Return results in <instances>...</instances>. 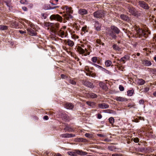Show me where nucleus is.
I'll list each match as a JSON object with an SVG mask.
<instances>
[{
    "label": "nucleus",
    "mask_w": 156,
    "mask_h": 156,
    "mask_svg": "<svg viewBox=\"0 0 156 156\" xmlns=\"http://www.w3.org/2000/svg\"><path fill=\"white\" fill-rule=\"evenodd\" d=\"M112 156H122V154H112Z\"/></svg>",
    "instance_id": "09e8293b"
},
{
    "label": "nucleus",
    "mask_w": 156,
    "mask_h": 156,
    "mask_svg": "<svg viewBox=\"0 0 156 156\" xmlns=\"http://www.w3.org/2000/svg\"><path fill=\"white\" fill-rule=\"evenodd\" d=\"M22 9L24 11H27V8L25 6L22 7Z\"/></svg>",
    "instance_id": "4d7b16f0"
},
{
    "label": "nucleus",
    "mask_w": 156,
    "mask_h": 156,
    "mask_svg": "<svg viewBox=\"0 0 156 156\" xmlns=\"http://www.w3.org/2000/svg\"><path fill=\"white\" fill-rule=\"evenodd\" d=\"M149 90V88L147 87H145L144 88V91L145 92H148Z\"/></svg>",
    "instance_id": "79ce46f5"
},
{
    "label": "nucleus",
    "mask_w": 156,
    "mask_h": 156,
    "mask_svg": "<svg viewBox=\"0 0 156 156\" xmlns=\"http://www.w3.org/2000/svg\"><path fill=\"white\" fill-rule=\"evenodd\" d=\"M60 35L61 37H64V32L63 31H61L60 33Z\"/></svg>",
    "instance_id": "603ef678"
},
{
    "label": "nucleus",
    "mask_w": 156,
    "mask_h": 156,
    "mask_svg": "<svg viewBox=\"0 0 156 156\" xmlns=\"http://www.w3.org/2000/svg\"><path fill=\"white\" fill-rule=\"evenodd\" d=\"M104 12L102 10L98 11L94 13V16L95 18H101L105 16Z\"/></svg>",
    "instance_id": "f03ea898"
},
{
    "label": "nucleus",
    "mask_w": 156,
    "mask_h": 156,
    "mask_svg": "<svg viewBox=\"0 0 156 156\" xmlns=\"http://www.w3.org/2000/svg\"><path fill=\"white\" fill-rule=\"evenodd\" d=\"M86 75L87 76L93 77H94L96 76L95 73H92L91 71H90V72L89 73H86Z\"/></svg>",
    "instance_id": "5701e85b"
},
{
    "label": "nucleus",
    "mask_w": 156,
    "mask_h": 156,
    "mask_svg": "<svg viewBox=\"0 0 156 156\" xmlns=\"http://www.w3.org/2000/svg\"><path fill=\"white\" fill-rule=\"evenodd\" d=\"M113 48L115 50H117L120 51L121 50V48L119 47V46L116 44H114L113 45Z\"/></svg>",
    "instance_id": "c756f323"
},
{
    "label": "nucleus",
    "mask_w": 156,
    "mask_h": 156,
    "mask_svg": "<svg viewBox=\"0 0 156 156\" xmlns=\"http://www.w3.org/2000/svg\"><path fill=\"white\" fill-rule=\"evenodd\" d=\"M82 83L84 85L88 87L91 88L93 87V83L89 81L83 80L82 82Z\"/></svg>",
    "instance_id": "423d86ee"
},
{
    "label": "nucleus",
    "mask_w": 156,
    "mask_h": 156,
    "mask_svg": "<svg viewBox=\"0 0 156 156\" xmlns=\"http://www.w3.org/2000/svg\"><path fill=\"white\" fill-rule=\"evenodd\" d=\"M93 65L94 66H96L99 69H101L102 68V67L98 65H97L95 64L94 63Z\"/></svg>",
    "instance_id": "c03bdc74"
},
{
    "label": "nucleus",
    "mask_w": 156,
    "mask_h": 156,
    "mask_svg": "<svg viewBox=\"0 0 156 156\" xmlns=\"http://www.w3.org/2000/svg\"><path fill=\"white\" fill-rule=\"evenodd\" d=\"M97 136H98L101 137H105V135H104L100 134H97Z\"/></svg>",
    "instance_id": "5fc2aeb1"
},
{
    "label": "nucleus",
    "mask_w": 156,
    "mask_h": 156,
    "mask_svg": "<svg viewBox=\"0 0 156 156\" xmlns=\"http://www.w3.org/2000/svg\"><path fill=\"white\" fill-rule=\"evenodd\" d=\"M69 83H70L73 85H75L76 83V82L73 80H70Z\"/></svg>",
    "instance_id": "58836bf2"
},
{
    "label": "nucleus",
    "mask_w": 156,
    "mask_h": 156,
    "mask_svg": "<svg viewBox=\"0 0 156 156\" xmlns=\"http://www.w3.org/2000/svg\"><path fill=\"white\" fill-rule=\"evenodd\" d=\"M85 136L86 137L88 138H90L91 137V135L88 133H86L85 134Z\"/></svg>",
    "instance_id": "8fccbe9b"
},
{
    "label": "nucleus",
    "mask_w": 156,
    "mask_h": 156,
    "mask_svg": "<svg viewBox=\"0 0 156 156\" xmlns=\"http://www.w3.org/2000/svg\"><path fill=\"white\" fill-rule=\"evenodd\" d=\"M128 12L131 14L135 16H137L138 13L136 12V10L133 7L129 6L127 8Z\"/></svg>",
    "instance_id": "20e7f679"
},
{
    "label": "nucleus",
    "mask_w": 156,
    "mask_h": 156,
    "mask_svg": "<svg viewBox=\"0 0 156 156\" xmlns=\"http://www.w3.org/2000/svg\"><path fill=\"white\" fill-rule=\"evenodd\" d=\"M76 152V150H75L74 151H68L67 153L69 155L71 156H77Z\"/></svg>",
    "instance_id": "393cba45"
},
{
    "label": "nucleus",
    "mask_w": 156,
    "mask_h": 156,
    "mask_svg": "<svg viewBox=\"0 0 156 156\" xmlns=\"http://www.w3.org/2000/svg\"><path fill=\"white\" fill-rule=\"evenodd\" d=\"M20 2L22 4H25L27 3V1L26 0H21Z\"/></svg>",
    "instance_id": "49530a36"
},
{
    "label": "nucleus",
    "mask_w": 156,
    "mask_h": 156,
    "mask_svg": "<svg viewBox=\"0 0 156 156\" xmlns=\"http://www.w3.org/2000/svg\"><path fill=\"white\" fill-rule=\"evenodd\" d=\"M62 118L65 121H69L70 119L69 117L66 114H63Z\"/></svg>",
    "instance_id": "cd10ccee"
},
{
    "label": "nucleus",
    "mask_w": 156,
    "mask_h": 156,
    "mask_svg": "<svg viewBox=\"0 0 156 156\" xmlns=\"http://www.w3.org/2000/svg\"><path fill=\"white\" fill-rule=\"evenodd\" d=\"M94 26L97 30L99 31L101 30V25L98 22L95 21Z\"/></svg>",
    "instance_id": "4468645a"
},
{
    "label": "nucleus",
    "mask_w": 156,
    "mask_h": 156,
    "mask_svg": "<svg viewBox=\"0 0 156 156\" xmlns=\"http://www.w3.org/2000/svg\"><path fill=\"white\" fill-rule=\"evenodd\" d=\"M136 34L137 36L139 37L144 36L146 37V31L140 28H137L136 29Z\"/></svg>",
    "instance_id": "f257e3e1"
},
{
    "label": "nucleus",
    "mask_w": 156,
    "mask_h": 156,
    "mask_svg": "<svg viewBox=\"0 0 156 156\" xmlns=\"http://www.w3.org/2000/svg\"><path fill=\"white\" fill-rule=\"evenodd\" d=\"M136 81L137 82L138 84L140 85H144L145 83L144 80L140 78H137Z\"/></svg>",
    "instance_id": "9b49d317"
},
{
    "label": "nucleus",
    "mask_w": 156,
    "mask_h": 156,
    "mask_svg": "<svg viewBox=\"0 0 156 156\" xmlns=\"http://www.w3.org/2000/svg\"><path fill=\"white\" fill-rule=\"evenodd\" d=\"M153 95L155 97H156V91L155 92H154L153 93Z\"/></svg>",
    "instance_id": "774afa93"
},
{
    "label": "nucleus",
    "mask_w": 156,
    "mask_h": 156,
    "mask_svg": "<svg viewBox=\"0 0 156 156\" xmlns=\"http://www.w3.org/2000/svg\"><path fill=\"white\" fill-rule=\"evenodd\" d=\"M98 106L99 108L101 109H106L108 108L109 105L103 103L99 104Z\"/></svg>",
    "instance_id": "ddd939ff"
},
{
    "label": "nucleus",
    "mask_w": 156,
    "mask_h": 156,
    "mask_svg": "<svg viewBox=\"0 0 156 156\" xmlns=\"http://www.w3.org/2000/svg\"><path fill=\"white\" fill-rule=\"evenodd\" d=\"M64 43L67 44L70 47H73L74 44V42L69 39L65 40L64 41Z\"/></svg>",
    "instance_id": "6e6552de"
},
{
    "label": "nucleus",
    "mask_w": 156,
    "mask_h": 156,
    "mask_svg": "<svg viewBox=\"0 0 156 156\" xmlns=\"http://www.w3.org/2000/svg\"><path fill=\"white\" fill-rule=\"evenodd\" d=\"M78 13L81 15H84L87 13V11L85 9H80L79 10Z\"/></svg>",
    "instance_id": "6ab92c4d"
},
{
    "label": "nucleus",
    "mask_w": 156,
    "mask_h": 156,
    "mask_svg": "<svg viewBox=\"0 0 156 156\" xmlns=\"http://www.w3.org/2000/svg\"><path fill=\"white\" fill-rule=\"evenodd\" d=\"M99 85L103 90H106L107 89V87L105 83L102 82H100L99 83Z\"/></svg>",
    "instance_id": "412c9836"
},
{
    "label": "nucleus",
    "mask_w": 156,
    "mask_h": 156,
    "mask_svg": "<svg viewBox=\"0 0 156 156\" xmlns=\"http://www.w3.org/2000/svg\"><path fill=\"white\" fill-rule=\"evenodd\" d=\"M115 100L117 101H124L125 99L122 97H117L115 98Z\"/></svg>",
    "instance_id": "473e14b6"
},
{
    "label": "nucleus",
    "mask_w": 156,
    "mask_h": 156,
    "mask_svg": "<svg viewBox=\"0 0 156 156\" xmlns=\"http://www.w3.org/2000/svg\"><path fill=\"white\" fill-rule=\"evenodd\" d=\"M139 4L140 7L144 9H148L149 8V7L147 4L143 1H139Z\"/></svg>",
    "instance_id": "39448f33"
},
{
    "label": "nucleus",
    "mask_w": 156,
    "mask_h": 156,
    "mask_svg": "<svg viewBox=\"0 0 156 156\" xmlns=\"http://www.w3.org/2000/svg\"><path fill=\"white\" fill-rule=\"evenodd\" d=\"M142 64L145 66H150L152 65L151 62L146 59H144L141 61Z\"/></svg>",
    "instance_id": "9d476101"
},
{
    "label": "nucleus",
    "mask_w": 156,
    "mask_h": 156,
    "mask_svg": "<svg viewBox=\"0 0 156 156\" xmlns=\"http://www.w3.org/2000/svg\"><path fill=\"white\" fill-rule=\"evenodd\" d=\"M133 90H128L127 92V95L128 96H131L132 95L133 93Z\"/></svg>",
    "instance_id": "2f4dec72"
},
{
    "label": "nucleus",
    "mask_w": 156,
    "mask_h": 156,
    "mask_svg": "<svg viewBox=\"0 0 156 156\" xmlns=\"http://www.w3.org/2000/svg\"><path fill=\"white\" fill-rule=\"evenodd\" d=\"M50 19L51 20H56L60 22H62V17L58 14L51 15L50 16Z\"/></svg>",
    "instance_id": "7ed1b4c3"
},
{
    "label": "nucleus",
    "mask_w": 156,
    "mask_h": 156,
    "mask_svg": "<svg viewBox=\"0 0 156 156\" xmlns=\"http://www.w3.org/2000/svg\"><path fill=\"white\" fill-rule=\"evenodd\" d=\"M108 35H109L112 37L113 38L115 39L116 38V35L114 34L113 31L111 30H109L107 33Z\"/></svg>",
    "instance_id": "aec40b11"
},
{
    "label": "nucleus",
    "mask_w": 156,
    "mask_h": 156,
    "mask_svg": "<svg viewBox=\"0 0 156 156\" xmlns=\"http://www.w3.org/2000/svg\"><path fill=\"white\" fill-rule=\"evenodd\" d=\"M29 34L31 36H35L36 34L35 31L32 29L29 30Z\"/></svg>",
    "instance_id": "bb28decb"
},
{
    "label": "nucleus",
    "mask_w": 156,
    "mask_h": 156,
    "mask_svg": "<svg viewBox=\"0 0 156 156\" xmlns=\"http://www.w3.org/2000/svg\"><path fill=\"white\" fill-rule=\"evenodd\" d=\"M101 69L103 71H105L106 72L108 71L106 69H105L103 68L102 67V68H101Z\"/></svg>",
    "instance_id": "bf43d9fd"
},
{
    "label": "nucleus",
    "mask_w": 156,
    "mask_h": 156,
    "mask_svg": "<svg viewBox=\"0 0 156 156\" xmlns=\"http://www.w3.org/2000/svg\"><path fill=\"white\" fill-rule=\"evenodd\" d=\"M86 27H83L82 28V30L83 31H85L86 30Z\"/></svg>",
    "instance_id": "680f3d73"
},
{
    "label": "nucleus",
    "mask_w": 156,
    "mask_h": 156,
    "mask_svg": "<svg viewBox=\"0 0 156 156\" xmlns=\"http://www.w3.org/2000/svg\"><path fill=\"white\" fill-rule=\"evenodd\" d=\"M120 17L124 21H129V17L127 16L126 15L124 14L121 15Z\"/></svg>",
    "instance_id": "4be33fe9"
},
{
    "label": "nucleus",
    "mask_w": 156,
    "mask_h": 156,
    "mask_svg": "<svg viewBox=\"0 0 156 156\" xmlns=\"http://www.w3.org/2000/svg\"><path fill=\"white\" fill-rule=\"evenodd\" d=\"M44 119H45L46 120H47L48 119V116L47 115L44 116Z\"/></svg>",
    "instance_id": "13d9d810"
},
{
    "label": "nucleus",
    "mask_w": 156,
    "mask_h": 156,
    "mask_svg": "<svg viewBox=\"0 0 156 156\" xmlns=\"http://www.w3.org/2000/svg\"><path fill=\"white\" fill-rule=\"evenodd\" d=\"M85 69L86 71L87 72V73H89L90 72V70H89V68L88 66H86L85 67Z\"/></svg>",
    "instance_id": "37998d69"
},
{
    "label": "nucleus",
    "mask_w": 156,
    "mask_h": 156,
    "mask_svg": "<svg viewBox=\"0 0 156 156\" xmlns=\"http://www.w3.org/2000/svg\"><path fill=\"white\" fill-rule=\"evenodd\" d=\"M66 10L67 12L69 14H72L73 12V10L71 7H66Z\"/></svg>",
    "instance_id": "c85d7f7f"
},
{
    "label": "nucleus",
    "mask_w": 156,
    "mask_h": 156,
    "mask_svg": "<svg viewBox=\"0 0 156 156\" xmlns=\"http://www.w3.org/2000/svg\"><path fill=\"white\" fill-rule=\"evenodd\" d=\"M84 50L85 51V53L84 54V56H87L90 54V53L88 51L87 49L86 48H85Z\"/></svg>",
    "instance_id": "4c0bfd02"
},
{
    "label": "nucleus",
    "mask_w": 156,
    "mask_h": 156,
    "mask_svg": "<svg viewBox=\"0 0 156 156\" xmlns=\"http://www.w3.org/2000/svg\"><path fill=\"white\" fill-rule=\"evenodd\" d=\"M144 101L143 100H140L139 101V103L140 104H143L144 103Z\"/></svg>",
    "instance_id": "6e6d98bb"
},
{
    "label": "nucleus",
    "mask_w": 156,
    "mask_h": 156,
    "mask_svg": "<svg viewBox=\"0 0 156 156\" xmlns=\"http://www.w3.org/2000/svg\"><path fill=\"white\" fill-rule=\"evenodd\" d=\"M19 32H20V33L21 34H23L24 33H25V31H23L21 30H19Z\"/></svg>",
    "instance_id": "052dcab7"
},
{
    "label": "nucleus",
    "mask_w": 156,
    "mask_h": 156,
    "mask_svg": "<svg viewBox=\"0 0 156 156\" xmlns=\"http://www.w3.org/2000/svg\"><path fill=\"white\" fill-rule=\"evenodd\" d=\"M8 27L5 25H0V30H5L8 29Z\"/></svg>",
    "instance_id": "a878e982"
},
{
    "label": "nucleus",
    "mask_w": 156,
    "mask_h": 156,
    "mask_svg": "<svg viewBox=\"0 0 156 156\" xmlns=\"http://www.w3.org/2000/svg\"><path fill=\"white\" fill-rule=\"evenodd\" d=\"M75 136V134H73L65 133L60 135V137L64 138H69L74 137Z\"/></svg>",
    "instance_id": "0eeeda50"
},
{
    "label": "nucleus",
    "mask_w": 156,
    "mask_h": 156,
    "mask_svg": "<svg viewBox=\"0 0 156 156\" xmlns=\"http://www.w3.org/2000/svg\"><path fill=\"white\" fill-rule=\"evenodd\" d=\"M69 127H66L64 129V130H68L69 132H72L73 131V130H70L69 129Z\"/></svg>",
    "instance_id": "3c124183"
},
{
    "label": "nucleus",
    "mask_w": 156,
    "mask_h": 156,
    "mask_svg": "<svg viewBox=\"0 0 156 156\" xmlns=\"http://www.w3.org/2000/svg\"><path fill=\"white\" fill-rule=\"evenodd\" d=\"M97 117L98 119H101L102 117V115L100 114H98L97 115Z\"/></svg>",
    "instance_id": "864d4df0"
},
{
    "label": "nucleus",
    "mask_w": 156,
    "mask_h": 156,
    "mask_svg": "<svg viewBox=\"0 0 156 156\" xmlns=\"http://www.w3.org/2000/svg\"><path fill=\"white\" fill-rule=\"evenodd\" d=\"M61 77L62 79H65L67 78V77L66 76V75L64 74H61Z\"/></svg>",
    "instance_id": "a18cd8bd"
},
{
    "label": "nucleus",
    "mask_w": 156,
    "mask_h": 156,
    "mask_svg": "<svg viewBox=\"0 0 156 156\" xmlns=\"http://www.w3.org/2000/svg\"><path fill=\"white\" fill-rule=\"evenodd\" d=\"M3 1L6 4L7 6L9 7V10L11 11L12 7V5L11 1L10 0H3Z\"/></svg>",
    "instance_id": "1a4fd4ad"
},
{
    "label": "nucleus",
    "mask_w": 156,
    "mask_h": 156,
    "mask_svg": "<svg viewBox=\"0 0 156 156\" xmlns=\"http://www.w3.org/2000/svg\"><path fill=\"white\" fill-rule=\"evenodd\" d=\"M133 141L135 143H137L139 141V139L137 137L134 138L133 139Z\"/></svg>",
    "instance_id": "de8ad7c7"
},
{
    "label": "nucleus",
    "mask_w": 156,
    "mask_h": 156,
    "mask_svg": "<svg viewBox=\"0 0 156 156\" xmlns=\"http://www.w3.org/2000/svg\"><path fill=\"white\" fill-rule=\"evenodd\" d=\"M54 1H53V0L50 3L52 4H53V5H57V3H54Z\"/></svg>",
    "instance_id": "e2e57ef3"
},
{
    "label": "nucleus",
    "mask_w": 156,
    "mask_h": 156,
    "mask_svg": "<svg viewBox=\"0 0 156 156\" xmlns=\"http://www.w3.org/2000/svg\"><path fill=\"white\" fill-rule=\"evenodd\" d=\"M112 64L111 61L109 60H108L105 61V65L107 67L110 66Z\"/></svg>",
    "instance_id": "7c9ffc66"
},
{
    "label": "nucleus",
    "mask_w": 156,
    "mask_h": 156,
    "mask_svg": "<svg viewBox=\"0 0 156 156\" xmlns=\"http://www.w3.org/2000/svg\"><path fill=\"white\" fill-rule=\"evenodd\" d=\"M76 156L78 154L81 155H85L87 154V153L85 151H83L82 150H76Z\"/></svg>",
    "instance_id": "dca6fc26"
},
{
    "label": "nucleus",
    "mask_w": 156,
    "mask_h": 156,
    "mask_svg": "<svg viewBox=\"0 0 156 156\" xmlns=\"http://www.w3.org/2000/svg\"><path fill=\"white\" fill-rule=\"evenodd\" d=\"M89 95L90 98H94L97 97V95L94 93H90Z\"/></svg>",
    "instance_id": "72a5a7b5"
},
{
    "label": "nucleus",
    "mask_w": 156,
    "mask_h": 156,
    "mask_svg": "<svg viewBox=\"0 0 156 156\" xmlns=\"http://www.w3.org/2000/svg\"><path fill=\"white\" fill-rule=\"evenodd\" d=\"M65 107L67 109H72L73 108L74 106L72 103H67L65 104Z\"/></svg>",
    "instance_id": "2eb2a0df"
},
{
    "label": "nucleus",
    "mask_w": 156,
    "mask_h": 156,
    "mask_svg": "<svg viewBox=\"0 0 156 156\" xmlns=\"http://www.w3.org/2000/svg\"><path fill=\"white\" fill-rule=\"evenodd\" d=\"M87 104L90 106L93 107L94 106V103L93 102L87 101Z\"/></svg>",
    "instance_id": "f704fd0d"
},
{
    "label": "nucleus",
    "mask_w": 156,
    "mask_h": 156,
    "mask_svg": "<svg viewBox=\"0 0 156 156\" xmlns=\"http://www.w3.org/2000/svg\"><path fill=\"white\" fill-rule=\"evenodd\" d=\"M56 156H62L60 154L57 153L56 154Z\"/></svg>",
    "instance_id": "338daca9"
},
{
    "label": "nucleus",
    "mask_w": 156,
    "mask_h": 156,
    "mask_svg": "<svg viewBox=\"0 0 156 156\" xmlns=\"http://www.w3.org/2000/svg\"><path fill=\"white\" fill-rule=\"evenodd\" d=\"M56 27H58L59 26V23H57L55 24Z\"/></svg>",
    "instance_id": "69168bd1"
},
{
    "label": "nucleus",
    "mask_w": 156,
    "mask_h": 156,
    "mask_svg": "<svg viewBox=\"0 0 156 156\" xmlns=\"http://www.w3.org/2000/svg\"><path fill=\"white\" fill-rule=\"evenodd\" d=\"M72 37L74 39H78L79 37L78 36L74 34L72 35Z\"/></svg>",
    "instance_id": "ea45409f"
},
{
    "label": "nucleus",
    "mask_w": 156,
    "mask_h": 156,
    "mask_svg": "<svg viewBox=\"0 0 156 156\" xmlns=\"http://www.w3.org/2000/svg\"><path fill=\"white\" fill-rule=\"evenodd\" d=\"M76 51L80 54H83L85 53L84 50L80 46H79L77 47L76 49Z\"/></svg>",
    "instance_id": "f3484780"
},
{
    "label": "nucleus",
    "mask_w": 156,
    "mask_h": 156,
    "mask_svg": "<svg viewBox=\"0 0 156 156\" xmlns=\"http://www.w3.org/2000/svg\"><path fill=\"white\" fill-rule=\"evenodd\" d=\"M92 61L94 63H96L97 60V58L96 57H94L91 58Z\"/></svg>",
    "instance_id": "e433bc0d"
},
{
    "label": "nucleus",
    "mask_w": 156,
    "mask_h": 156,
    "mask_svg": "<svg viewBox=\"0 0 156 156\" xmlns=\"http://www.w3.org/2000/svg\"><path fill=\"white\" fill-rule=\"evenodd\" d=\"M119 90L121 91H123L124 90V88L123 86H122V85H119Z\"/></svg>",
    "instance_id": "a19ab883"
},
{
    "label": "nucleus",
    "mask_w": 156,
    "mask_h": 156,
    "mask_svg": "<svg viewBox=\"0 0 156 156\" xmlns=\"http://www.w3.org/2000/svg\"><path fill=\"white\" fill-rule=\"evenodd\" d=\"M63 16V17H64L65 18L66 20H69V19H72L73 17V16H72L70 14H65Z\"/></svg>",
    "instance_id": "b1692460"
},
{
    "label": "nucleus",
    "mask_w": 156,
    "mask_h": 156,
    "mask_svg": "<svg viewBox=\"0 0 156 156\" xmlns=\"http://www.w3.org/2000/svg\"><path fill=\"white\" fill-rule=\"evenodd\" d=\"M111 28L113 31L114 32L117 34H119L120 32V30L119 29L114 26H112L111 27Z\"/></svg>",
    "instance_id": "a211bd4d"
},
{
    "label": "nucleus",
    "mask_w": 156,
    "mask_h": 156,
    "mask_svg": "<svg viewBox=\"0 0 156 156\" xmlns=\"http://www.w3.org/2000/svg\"><path fill=\"white\" fill-rule=\"evenodd\" d=\"M130 57L128 55H125L122 58L120 59H118L120 62H122L123 63H125L126 60H127L129 59Z\"/></svg>",
    "instance_id": "f8f14e48"
},
{
    "label": "nucleus",
    "mask_w": 156,
    "mask_h": 156,
    "mask_svg": "<svg viewBox=\"0 0 156 156\" xmlns=\"http://www.w3.org/2000/svg\"><path fill=\"white\" fill-rule=\"evenodd\" d=\"M97 43L98 44H101V42L100 40H97Z\"/></svg>",
    "instance_id": "0e129e2a"
},
{
    "label": "nucleus",
    "mask_w": 156,
    "mask_h": 156,
    "mask_svg": "<svg viewBox=\"0 0 156 156\" xmlns=\"http://www.w3.org/2000/svg\"><path fill=\"white\" fill-rule=\"evenodd\" d=\"M109 121L111 124H113L114 122V118L113 117H110L109 119Z\"/></svg>",
    "instance_id": "c9c22d12"
}]
</instances>
